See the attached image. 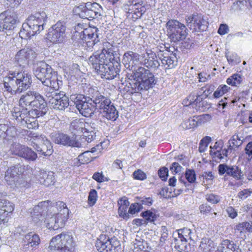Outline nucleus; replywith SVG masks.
<instances>
[{"instance_id":"obj_14","label":"nucleus","mask_w":252,"mask_h":252,"mask_svg":"<svg viewBox=\"0 0 252 252\" xmlns=\"http://www.w3.org/2000/svg\"><path fill=\"white\" fill-rule=\"evenodd\" d=\"M51 138L56 144L77 148L82 147V144L79 142L63 133L53 132L51 134Z\"/></svg>"},{"instance_id":"obj_6","label":"nucleus","mask_w":252,"mask_h":252,"mask_svg":"<svg viewBox=\"0 0 252 252\" xmlns=\"http://www.w3.org/2000/svg\"><path fill=\"white\" fill-rule=\"evenodd\" d=\"M101 11L102 9L99 4L90 2L75 6L73 10L75 15L82 19L89 20L98 18L101 16Z\"/></svg>"},{"instance_id":"obj_36","label":"nucleus","mask_w":252,"mask_h":252,"mask_svg":"<svg viewBox=\"0 0 252 252\" xmlns=\"http://www.w3.org/2000/svg\"><path fill=\"white\" fill-rule=\"evenodd\" d=\"M68 209H65L63 210V213H58L55 214L56 217V225L55 226V229H59L64 226L65 221L68 219Z\"/></svg>"},{"instance_id":"obj_23","label":"nucleus","mask_w":252,"mask_h":252,"mask_svg":"<svg viewBox=\"0 0 252 252\" xmlns=\"http://www.w3.org/2000/svg\"><path fill=\"white\" fill-rule=\"evenodd\" d=\"M218 171L220 175L226 173L228 176H232L237 180L241 179L243 172L237 166H229L226 164H220L218 166Z\"/></svg>"},{"instance_id":"obj_62","label":"nucleus","mask_w":252,"mask_h":252,"mask_svg":"<svg viewBox=\"0 0 252 252\" xmlns=\"http://www.w3.org/2000/svg\"><path fill=\"white\" fill-rule=\"evenodd\" d=\"M168 170L166 167H163L160 168L158 171V174L159 177L163 181H166L168 176Z\"/></svg>"},{"instance_id":"obj_17","label":"nucleus","mask_w":252,"mask_h":252,"mask_svg":"<svg viewBox=\"0 0 252 252\" xmlns=\"http://www.w3.org/2000/svg\"><path fill=\"white\" fill-rule=\"evenodd\" d=\"M48 204V202H41L34 207L32 212H31L32 220L37 225L42 226L43 224L44 215L47 211Z\"/></svg>"},{"instance_id":"obj_31","label":"nucleus","mask_w":252,"mask_h":252,"mask_svg":"<svg viewBox=\"0 0 252 252\" xmlns=\"http://www.w3.org/2000/svg\"><path fill=\"white\" fill-rule=\"evenodd\" d=\"M30 108L28 107H24L22 109L21 111V115L20 118V121L22 123H26V119H28L29 116L32 117L38 116H44L46 113L47 111L44 110H40L38 109L30 110Z\"/></svg>"},{"instance_id":"obj_2","label":"nucleus","mask_w":252,"mask_h":252,"mask_svg":"<svg viewBox=\"0 0 252 252\" xmlns=\"http://www.w3.org/2000/svg\"><path fill=\"white\" fill-rule=\"evenodd\" d=\"M47 20V16L44 11L30 15L27 19V22L22 25L23 29L19 32L20 37L27 39L39 33L44 30Z\"/></svg>"},{"instance_id":"obj_61","label":"nucleus","mask_w":252,"mask_h":252,"mask_svg":"<svg viewBox=\"0 0 252 252\" xmlns=\"http://www.w3.org/2000/svg\"><path fill=\"white\" fill-rule=\"evenodd\" d=\"M53 210L54 209H56L58 211H59V213H63V210L65 209H68L66 207V204L62 202V201H58L56 203V205L52 207Z\"/></svg>"},{"instance_id":"obj_63","label":"nucleus","mask_w":252,"mask_h":252,"mask_svg":"<svg viewBox=\"0 0 252 252\" xmlns=\"http://www.w3.org/2000/svg\"><path fill=\"white\" fill-rule=\"evenodd\" d=\"M133 178L136 180H143L146 178V174L141 170H138L133 174Z\"/></svg>"},{"instance_id":"obj_24","label":"nucleus","mask_w":252,"mask_h":252,"mask_svg":"<svg viewBox=\"0 0 252 252\" xmlns=\"http://www.w3.org/2000/svg\"><path fill=\"white\" fill-rule=\"evenodd\" d=\"M51 107L59 111H64L69 105L68 97L65 94L59 93L52 101H50Z\"/></svg>"},{"instance_id":"obj_60","label":"nucleus","mask_w":252,"mask_h":252,"mask_svg":"<svg viewBox=\"0 0 252 252\" xmlns=\"http://www.w3.org/2000/svg\"><path fill=\"white\" fill-rule=\"evenodd\" d=\"M168 237V232L167 228L165 226H162L161 228V237L160 241L161 243H164Z\"/></svg>"},{"instance_id":"obj_18","label":"nucleus","mask_w":252,"mask_h":252,"mask_svg":"<svg viewBox=\"0 0 252 252\" xmlns=\"http://www.w3.org/2000/svg\"><path fill=\"white\" fill-rule=\"evenodd\" d=\"M36 55L33 50L29 47H27L18 52L15 59L19 66H24L28 64L29 61L35 59Z\"/></svg>"},{"instance_id":"obj_13","label":"nucleus","mask_w":252,"mask_h":252,"mask_svg":"<svg viewBox=\"0 0 252 252\" xmlns=\"http://www.w3.org/2000/svg\"><path fill=\"white\" fill-rule=\"evenodd\" d=\"M25 167L26 166L18 163L11 166L6 170L4 178L9 185L12 187H17L18 185L19 176L24 173Z\"/></svg>"},{"instance_id":"obj_43","label":"nucleus","mask_w":252,"mask_h":252,"mask_svg":"<svg viewBox=\"0 0 252 252\" xmlns=\"http://www.w3.org/2000/svg\"><path fill=\"white\" fill-rule=\"evenodd\" d=\"M56 217H55V214L50 215L47 214L46 216V218H44L43 221V224H44L46 227H47L49 229H52L54 230H57L58 229H55V226L56 225Z\"/></svg>"},{"instance_id":"obj_59","label":"nucleus","mask_w":252,"mask_h":252,"mask_svg":"<svg viewBox=\"0 0 252 252\" xmlns=\"http://www.w3.org/2000/svg\"><path fill=\"white\" fill-rule=\"evenodd\" d=\"M231 143L229 145V147H231V144L233 146L238 147L242 144V141L240 139L238 135H233L230 140Z\"/></svg>"},{"instance_id":"obj_25","label":"nucleus","mask_w":252,"mask_h":252,"mask_svg":"<svg viewBox=\"0 0 252 252\" xmlns=\"http://www.w3.org/2000/svg\"><path fill=\"white\" fill-rule=\"evenodd\" d=\"M103 54H101L98 51L94 52L93 55L89 58V63L97 72L100 68L104 66L106 63V58Z\"/></svg>"},{"instance_id":"obj_12","label":"nucleus","mask_w":252,"mask_h":252,"mask_svg":"<svg viewBox=\"0 0 252 252\" xmlns=\"http://www.w3.org/2000/svg\"><path fill=\"white\" fill-rule=\"evenodd\" d=\"M82 99V95H79L76 97L74 104L79 113L86 117H91L95 111L93 103L91 101V98L87 100L86 98Z\"/></svg>"},{"instance_id":"obj_5","label":"nucleus","mask_w":252,"mask_h":252,"mask_svg":"<svg viewBox=\"0 0 252 252\" xmlns=\"http://www.w3.org/2000/svg\"><path fill=\"white\" fill-rule=\"evenodd\" d=\"M75 246V242L72 236L61 234L52 239L49 249L51 252H73Z\"/></svg>"},{"instance_id":"obj_11","label":"nucleus","mask_w":252,"mask_h":252,"mask_svg":"<svg viewBox=\"0 0 252 252\" xmlns=\"http://www.w3.org/2000/svg\"><path fill=\"white\" fill-rule=\"evenodd\" d=\"M65 27L63 22L58 21L48 30L47 39L54 44L62 43L65 37Z\"/></svg>"},{"instance_id":"obj_51","label":"nucleus","mask_w":252,"mask_h":252,"mask_svg":"<svg viewBox=\"0 0 252 252\" xmlns=\"http://www.w3.org/2000/svg\"><path fill=\"white\" fill-rule=\"evenodd\" d=\"M185 176L189 183H193L195 182L196 174L193 169H187L186 171Z\"/></svg>"},{"instance_id":"obj_27","label":"nucleus","mask_w":252,"mask_h":252,"mask_svg":"<svg viewBox=\"0 0 252 252\" xmlns=\"http://www.w3.org/2000/svg\"><path fill=\"white\" fill-rule=\"evenodd\" d=\"M189 98L190 104H193V108L197 111L203 112L210 107V104L206 101L203 100L201 95L191 94Z\"/></svg>"},{"instance_id":"obj_35","label":"nucleus","mask_w":252,"mask_h":252,"mask_svg":"<svg viewBox=\"0 0 252 252\" xmlns=\"http://www.w3.org/2000/svg\"><path fill=\"white\" fill-rule=\"evenodd\" d=\"M85 123L81 119H75L70 124L69 130L74 135H79L84 130Z\"/></svg>"},{"instance_id":"obj_44","label":"nucleus","mask_w":252,"mask_h":252,"mask_svg":"<svg viewBox=\"0 0 252 252\" xmlns=\"http://www.w3.org/2000/svg\"><path fill=\"white\" fill-rule=\"evenodd\" d=\"M47 88L44 89V95L47 100L46 101H48L49 104L50 101H52L54 97L57 96L59 93H57L55 91L58 90L59 89H55L53 86H46ZM47 103V102H46Z\"/></svg>"},{"instance_id":"obj_7","label":"nucleus","mask_w":252,"mask_h":252,"mask_svg":"<svg viewBox=\"0 0 252 252\" xmlns=\"http://www.w3.org/2000/svg\"><path fill=\"white\" fill-rule=\"evenodd\" d=\"M167 35L172 42H176L186 37L188 29L176 20H169L166 24Z\"/></svg>"},{"instance_id":"obj_52","label":"nucleus","mask_w":252,"mask_h":252,"mask_svg":"<svg viewBox=\"0 0 252 252\" xmlns=\"http://www.w3.org/2000/svg\"><path fill=\"white\" fill-rule=\"evenodd\" d=\"M97 197V191L94 189H91L89 192L88 199V204L90 206L94 205L96 203Z\"/></svg>"},{"instance_id":"obj_1","label":"nucleus","mask_w":252,"mask_h":252,"mask_svg":"<svg viewBox=\"0 0 252 252\" xmlns=\"http://www.w3.org/2000/svg\"><path fill=\"white\" fill-rule=\"evenodd\" d=\"M128 85L126 86L127 92L131 94L138 93L142 90H148L153 88L157 81L155 76L149 70L139 67L131 74Z\"/></svg>"},{"instance_id":"obj_37","label":"nucleus","mask_w":252,"mask_h":252,"mask_svg":"<svg viewBox=\"0 0 252 252\" xmlns=\"http://www.w3.org/2000/svg\"><path fill=\"white\" fill-rule=\"evenodd\" d=\"M158 56L161 62L162 65L165 67L166 66V68H172L176 65L177 58L175 54H173L171 56H164L163 55L160 56V55L158 54Z\"/></svg>"},{"instance_id":"obj_33","label":"nucleus","mask_w":252,"mask_h":252,"mask_svg":"<svg viewBox=\"0 0 252 252\" xmlns=\"http://www.w3.org/2000/svg\"><path fill=\"white\" fill-rule=\"evenodd\" d=\"M109 237L106 235H100L96 241L95 246L99 252H113L112 249L110 248Z\"/></svg>"},{"instance_id":"obj_3","label":"nucleus","mask_w":252,"mask_h":252,"mask_svg":"<svg viewBox=\"0 0 252 252\" xmlns=\"http://www.w3.org/2000/svg\"><path fill=\"white\" fill-rule=\"evenodd\" d=\"M34 74L45 86H52L55 89H59L63 85L62 81L58 78L57 72L44 62L39 63L35 69Z\"/></svg>"},{"instance_id":"obj_28","label":"nucleus","mask_w":252,"mask_h":252,"mask_svg":"<svg viewBox=\"0 0 252 252\" xmlns=\"http://www.w3.org/2000/svg\"><path fill=\"white\" fill-rule=\"evenodd\" d=\"M54 173L51 171L46 172L41 170L38 172L36 175V178L40 184L48 187L53 185L55 183V177Z\"/></svg>"},{"instance_id":"obj_53","label":"nucleus","mask_w":252,"mask_h":252,"mask_svg":"<svg viewBox=\"0 0 252 252\" xmlns=\"http://www.w3.org/2000/svg\"><path fill=\"white\" fill-rule=\"evenodd\" d=\"M118 213L120 217L124 219H128L130 217L128 212H127L128 207L119 206Z\"/></svg>"},{"instance_id":"obj_22","label":"nucleus","mask_w":252,"mask_h":252,"mask_svg":"<svg viewBox=\"0 0 252 252\" xmlns=\"http://www.w3.org/2000/svg\"><path fill=\"white\" fill-rule=\"evenodd\" d=\"M141 63L148 68L154 70H157L160 65L156 53L151 50H149L146 52V54L142 55Z\"/></svg>"},{"instance_id":"obj_8","label":"nucleus","mask_w":252,"mask_h":252,"mask_svg":"<svg viewBox=\"0 0 252 252\" xmlns=\"http://www.w3.org/2000/svg\"><path fill=\"white\" fill-rule=\"evenodd\" d=\"M30 138L29 140L31 142V144L37 150L44 156H50L53 149L51 143L43 135H38L35 133H31L29 135Z\"/></svg>"},{"instance_id":"obj_29","label":"nucleus","mask_w":252,"mask_h":252,"mask_svg":"<svg viewBox=\"0 0 252 252\" xmlns=\"http://www.w3.org/2000/svg\"><path fill=\"white\" fill-rule=\"evenodd\" d=\"M101 54H103L106 58V63H116L118 64L119 61V57L117 56L116 51H115V48L113 45L108 43V45L105 46V47L103 48L101 52Z\"/></svg>"},{"instance_id":"obj_15","label":"nucleus","mask_w":252,"mask_h":252,"mask_svg":"<svg viewBox=\"0 0 252 252\" xmlns=\"http://www.w3.org/2000/svg\"><path fill=\"white\" fill-rule=\"evenodd\" d=\"M187 26L195 32L204 31L207 29V22L198 14H192L186 18Z\"/></svg>"},{"instance_id":"obj_55","label":"nucleus","mask_w":252,"mask_h":252,"mask_svg":"<svg viewBox=\"0 0 252 252\" xmlns=\"http://www.w3.org/2000/svg\"><path fill=\"white\" fill-rule=\"evenodd\" d=\"M108 240L110 248L113 249V252H116V249L120 246V242L114 237L111 238L109 237Z\"/></svg>"},{"instance_id":"obj_46","label":"nucleus","mask_w":252,"mask_h":252,"mask_svg":"<svg viewBox=\"0 0 252 252\" xmlns=\"http://www.w3.org/2000/svg\"><path fill=\"white\" fill-rule=\"evenodd\" d=\"M223 146V142L222 141H219L216 142L213 147L211 146V150L210 151L211 154H214L216 157H218L220 159L223 158L221 156V154L220 152Z\"/></svg>"},{"instance_id":"obj_32","label":"nucleus","mask_w":252,"mask_h":252,"mask_svg":"<svg viewBox=\"0 0 252 252\" xmlns=\"http://www.w3.org/2000/svg\"><path fill=\"white\" fill-rule=\"evenodd\" d=\"M11 76L5 77L3 80V86L6 91L11 94H16L18 92V87L16 79L14 78V72Z\"/></svg>"},{"instance_id":"obj_39","label":"nucleus","mask_w":252,"mask_h":252,"mask_svg":"<svg viewBox=\"0 0 252 252\" xmlns=\"http://www.w3.org/2000/svg\"><path fill=\"white\" fill-rule=\"evenodd\" d=\"M200 252H214L215 251L214 242L209 239H203L199 247Z\"/></svg>"},{"instance_id":"obj_56","label":"nucleus","mask_w":252,"mask_h":252,"mask_svg":"<svg viewBox=\"0 0 252 252\" xmlns=\"http://www.w3.org/2000/svg\"><path fill=\"white\" fill-rule=\"evenodd\" d=\"M142 206L140 204L138 203L132 204L128 209L129 215H133L136 213L139 212Z\"/></svg>"},{"instance_id":"obj_58","label":"nucleus","mask_w":252,"mask_h":252,"mask_svg":"<svg viewBox=\"0 0 252 252\" xmlns=\"http://www.w3.org/2000/svg\"><path fill=\"white\" fill-rule=\"evenodd\" d=\"M84 130H87L88 131H91V132H93V133H96V132L98 131V126L94 123H91L90 124H87V125H85Z\"/></svg>"},{"instance_id":"obj_19","label":"nucleus","mask_w":252,"mask_h":252,"mask_svg":"<svg viewBox=\"0 0 252 252\" xmlns=\"http://www.w3.org/2000/svg\"><path fill=\"white\" fill-rule=\"evenodd\" d=\"M17 17L5 11L0 13V31L11 30L15 28L17 21Z\"/></svg>"},{"instance_id":"obj_42","label":"nucleus","mask_w":252,"mask_h":252,"mask_svg":"<svg viewBox=\"0 0 252 252\" xmlns=\"http://www.w3.org/2000/svg\"><path fill=\"white\" fill-rule=\"evenodd\" d=\"M143 3L142 0H128L126 4L128 7H125V10L128 13H133L134 14V11L139 10L140 6Z\"/></svg>"},{"instance_id":"obj_20","label":"nucleus","mask_w":252,"mask_h":252,"mask_svg":"<svg viewBox=\"0 0 252 252\" xmlns=\"http://www.w3.org/2000/svg\"><path fill=\"white\" fill-rule=\"evenodd\" d=\"M14 78L16 79L18 87V92L22 93L30 88L32 80L31 74L23 72H14Z\"/></svg>"},{"instance_id":"obj_26","label":"nucleus","mask_w":252,"mask_h":252,"mask_svg":"<svg viewBox=\"0 0 252 252\" xmlns=\"http://www.w3.org/2000/svg\"><path fill=\"white\" fill-rule=\"evenodd\" d=\"M23 241L24 243L23 249L26 251L30 250V248H34L38 246L40 243V239L38 235L33 232H30L25 235Z\"/></svg>"},{"instance_id":"obj_30","label":"nucleus","mask_w":252,"mask_h":252,"mask_svg":"<svg viewBox=\"0 0 252 252\" xmlns=\"http://www.w3.org/2000/svg\"><path fill=\"white\" fill-rule=\"evenodd\" d=\"M14 210V205L12 203L5 200L2 199L0 201V223L4 224L7 222V220L4 218L5 213L6 215L11 213Z\"/></svg>"},{"instance_id":"obj_47","label":"nucleus","mask_w":252,"mask_h":252,"mask_svg":"<svg viewBox=\"0 0 252 252\" xmlns=\"http://www.w3.org/2000/svg\"><path fill=\"white\" fill-rule=\"evenodd\" d=\"M94 158L91 155V152L89 151L84 152L78 157V159L80 164H85L91 162Z\"/></svg>"},{"instance_id":"obj_50","label":"nucleus","mask_w":252,"mask_h":252,"mask_svg":"<svg viewBox=\"0 0 252 252\" xmlns=\"http://www.w3.org/2000/svg\"><path fill=\"white\" fill-rule=\"evenodd\" d=\"M130 53L128 51L125 53L124 55L123 62L127 68L132 67L134 65L132 60L131 55H130Z\"/></svg>"},{"instance_id":"obj_45","label":"nucleus","mask_w":252,"mask_h":252,"mask_svg":"<svg viewBox=\"0 0 252 252\" xmlns=\"http://www.w3.org/2000/svg\"><path fill=\"white\" fill-rule=\"evenodd\" d=\"M220 245L222 248V252H234L237 247L232 241L227 239L223 240Z\"/></svg>"},{"instance_id":"obj_10","label":"nucleus","mask_w":252,"mask_h":252,"mask_svg":"<svg viewBox=\"0 0 252 252\" xmlns=\"http://www.w3.org/2000/svg\"><path fill=\"white\" fill-rule=\"evenodd\" d=\"M12 154L22 158L28 161H35L37 154L31 148L18 143H14L10 146Z\"/></svg>"},{"instance_id":"obj_54","label":"nucleus","mask_w":252,"mask_h":252,"mask_svg":"<svg viewBox=\"0 0 252 252\" xmlns=\"http://www.w3.org/2000/svg\"><path fill=\"white\" fill-rule=\"evenodd\" d=\"M82 133L84 134L82 139H85L88 143L91 142L95 138L96 133H95L87 130H84Z\"/></svg>"},{"instance_id":"obj_21","label":"nucleus","mask_w":252,"mask_h":252,"mask_svg":"<svg viewBox=\"0 0 252 252\" xmlns=\"http://www.w3.org/2000/svg\"><path fill=\"white\" fill-rule=\"evenodd\" d=\"M120 71V69L117 65L114 66L113 63L111 64V63H107L100 68V71H98L97 73L100 75L102 78L111 80L119 74Z\"/></svg>"},{"instance_id":"obj_48","label":"nucleus","mask_w":252,"mask_h":252,"mask_svg":"<svg viewBox=\"0 0 252 252\" xmlns=\"http://www.w3.org/2000/svg\"><path fill=\"white\" fill-rule=\"evenodd\" d=\"M242 81V77L238 74H234L227 79V83L232 86H237Z\"/></svg>"},{"instance_id":"obj_40","label":"nucleus","mask_w":252,"mask_h":252,"mask_svg":"<svg viewBox=\"0 0 252 252\" xmlns=\"http://www.w3.org/2000/svg\"><path fill=\"white\" fill-rule=\"evenodd\" d=\"M15 133L14 127L9 126L6 124H0V140L5 139L7 136L13 137Z\"/></svg>"},{"instance_id":"obj_64","label":"nucleus","mask_w":252,"mask_h":252,"mask_svg":"<svg viewBox=\"0 0 252 252\" xmlns=\"http://www.w3.org/2000/svg\"><path fill=\"white\" fill-rule=\"evenodd\" d=\"M170 170L173 171L176 173H178L181 172L184 170V168L180 165L179 162H174L172 164Z\"/></svg>"},{"instance_id":"obj_38","label":"nucleus","mask_w":252,"mask_h":252,"mask_svg":"<svg viewBox=\"0 0 252 252\" xmlns=\"http://www.w3.org/2000/svg\"><path fill=\"white\" fill-rule=\"evenodd\" d=\"M173 235L176 237L177 235L178 238L190 242L193 241L192 237L193 233L190 229L187 227L178 230L177 232L173 234Z\"/></svg>"},{"instance_id":"obj_57","label":"nucleus","mask_w":252,"mask_h":252,"mask_svg":"<svg viewBox=\"0 0 252 252\" xmlns=\"http://www.w3.org/2000/svg\"><path fill=\"white\" fill-rule=\"evenodd\" d=\"M196 126L197 122H196L195 120L193 119H188L182 124L183 127L187 129H190Z\"/></svg>"},{"instance_id":"obj_9","label":"nucleus","mask_w":252,"mask_h":252,"mask_svg":"<svg viewBox=\"0 0 252 252\" xmlns=\"http://www.w3.org/2000/svg\"><path fill=\"white\" fill-rule=\"evenodd\" d=\"M97 31L95 27L90 28L84 29L79 33L81 39L86 42V50L88 51L97 50L100 44Z\"/></svg>"},{"instance_id":"obj_34","label":"nucleus","mask_w":252,"mask_h":252,"mask_svg":"<svg viewBox=\"0 0 252 252\" xmlns=\"http://www.w3.org/2000/svg\"><path fill=\"white\" fill-rule=\"evenodd\" d=\"M100 113L103 117L112 121L116 120L119 116L118 111L111 102L104 109L100 111Z\"/></svg>"},{"instance_id":"obj_4","label":"nucleus","mask_w":252,"mask_h":252,"mask_svg":"<svg viewBox=\"0 0 252 252\" xmlns=\"http://www.w3.org/2000/svg\"><path fill=\"white\" fill-rule=\"evenodd\" d=\"M22 108L28 107L47 111V103L45 98L36 91H29L23 94L19 101Z\"/></svg>"},{"instance_id":"obj_49","label":"nucleus","mask_w":252,"mask_h":252,"mask_svg":"<svg viewBox=\"0 0 252 252\" xmlns=\"http://www.w3.org/2000/svg\"><path fill=\"white\" fill-rule=\"evenodd\" d=\"M141 216L146 220L147 223L148 221L154 222L157 219V216L150 211H146L141 213Z\"/></svg>"},{"instance_id":"obj_41","label":"nucleus","mask_w":252,"mask_h":252,"mask_svg":"<svg viewBox=\"0 0 252 252\" xmlns=\"http://www.w3.org/2000/svg\"><path fill=\"white\" fill-rule=\"evenodd\" d=\"M176 236L174 237L175 248L180 252H188L190 242Z\"/></svg>"},{"instance_id":"obj_16","label":"nucleus","mask_w":252,"mask_h":252,"mask_svg":"<svg viewBox=\"0 0 252 252\" xmlns=\"http://www.w3.org/2000/svg\"><path fill=\"white\" fill-rule=\"evenodd\" d=\"M89 92L90 96L88 98H91V101L93 103L95 110L99 109L101 111L110 104V99L102 95L98 91L90 88Z\"/></svg>"}]
</instances>
